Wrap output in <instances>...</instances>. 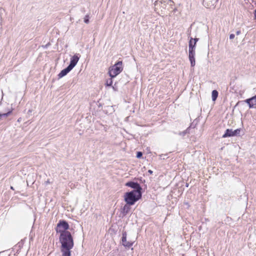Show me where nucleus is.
<instances>
[{"label": "nucleus", "mask_w": 256, "mask_h": 256, "mask_svg": "<svg viewBox=\"0 0 256 256\" xmlns=\"http://www.w3.org/2000/svg\"><path fill=\"white\" fill-rule=\"evenodd\" d=\"M68 228L69 226L66 222L61 221L57 225L56 232L60 234L64 232H70L66 230Z\"/></svg>", "instance_id": "nucleus-4"}, {"label": "nucleus", "mask_w": 256, "mask_h": 256, "mask_svg": "<svg viewBox=\"0 0 256 256\" xmlns=\"http://www.w3.org/2000/svg\"><path fill=\"white\" fill-rule=\"evenodd\" d=\"M240 132V129H236L234 130V136H239Z\"/></svg>", "instance_id": "nucleus-16"}, {"label": "nucleus", "mask_w": 256, "mask_h": 256, "mask_svg": "<svg viewBox=\"0 0 256 256\" xmlns=\"http://www.w3.org/2000/svg\"><path fill=\"white\" fill-rule=\"evenodd\" d=\"M130 205H128L127 204L125 206H124L123 209H122L123 212L124 214H126L128 213V212H129V210H130Z\"/></svg>", "instance_id": "nucleus-15"}, {"label": "nucleus", "mask_w": 256, "mask_h": 256, "mask_svg": "<svg viewBox=\"0 0 256 256\" xmlns=\"http://www.w3.org/2000/svg\"><path fill=\"white\" fill-rule=\"evenodd\" d=\"M112 83V80H110V82H108V81L106 82V84L108 86H111Z\"/></svg>", "instance_id": "nucleus-20"}, {"label": "nucleus", "mask_w": 256, "mask_h": 256, "mask_svg": "<svg viewBox=\"0 0 256 256\" xmlns=\"http://www.w3.org/2000/svg\"><path fill=\"white\" fill-rule=\"evenodd\" d=\"M72 69L70 68V67L68 66L66 68L62 70L60 73L58 74V76L59 78H62L67 74L68 72H69Z\"/></svg>", "instance_id": "nucleus-12"}, {"label": "nucleus", "mask_w": 256, "mask_h": 256, "mask_svg": "<svg viewBox=\"0 0 256 256\" xmlns=\"http://www.w3.org/2000/svg\"><path fill=\"white\" fill-rule=\"evenodd\" d=\"M236 33L237 35H239L240 34V31H237Z\"/></svg>", "instance_id": "nucleus-23"}, {"label": "nucleus", "mask_w": 256, "mask_h": 256, "mask_svg": "<svg viewBox=\"0 0 256 256\" xmlns=\"http://www.w3.org/2000/svg\"><path fill=\"white\" fill-rule=\"evenodd\" d=\"M148 172L150 173V174H152V171L150 170H148Z\"/></svg>", "instance_id": "nucleus-22"}, {"label": "nucleus", "mask_w": 256, "mask_h": 256, "mask_svg": "<svg viewBox=\"0 0 256 256\" xmlns=\"http://www.w3.org/2000/svg\"><path fill=\"white\" fill-rule=\"evenodd\" d=\"M8 113H4L3 114H1L0 113V120L2 118V116L6 117Z\"/></svg>", "instance_id": "nucleus-18"}, {"label": "nucleus", "mask_w": 256, "mask_h": 256, "mask_svg": "<svg viewBox=\"0 0 256 256\" xmlns=\"http://www.w3.org/2000/svg\"><path fill=\"white\" fill-rule=\"evenodd\" d=\"M72 248L62 246V256H70V250Z\"/></svg>", "instance_id": "nucleus-10"}, {"label": "nucleus", "mask_w": 256, "mask_h": 256, "mask_svg": "<svg viewBox=\"0 0 256 256\" xmlns=\"http://www.w3.org/2000/svg\"><path fill=\"white\" fill-rule=\"evenodd\" d=\"M84 22L86 23V24H88V22L89 20H88V16H86L84 18Z\"/></svg>", "instance_id": "nucleus-19"}, {"label": "nucleus", "mask_w": 256, "mask_h": 256, "mask_svg": "<svg viewBox=\"0 0 256 256\" xmlns=\"http://www.w3.org/2000/svg\"><path fill=\"white\" fill-rule=\"evenodd\" d=\"M234 134V130H232V129H227L224 134L222 136V138L233 136Z\"/></svg>", "instance_id": "nucleus-13"}, {"label": "nucleus", "mask_w": 256, "mask_h": 256, "mask_svg": "<svg viewBox=\"0 0 256 256\" xmlns=\"http://www.w3.org/2000/svg\"><path fill=\"white\" fill-rule=\"evenodd\" d=\"M198 39L197 38H190L189 44H188V52H195V48L196 45L198 41Z\"/></svg>", "instance_id": "nucleus-6"}, {"label": "nucleus", "mask_w": 256, "mask_h": 256, "mask_svg": "<svg viewBox=\"0 0 256 256\" xmlns=\"http://www.w3.org/2000/svg\"><path fill=\"white\" fill-rule=\"evenodd\" d=\"M218 96V92L216 90H214L212 92V98L213 101H215Z\"/></svg>", "instance_id": "nucleus-14"}, {"label": "nucleus", "mask_w": 256, "mask_h": 256, "mask_svg": "<svg viewBox=\"0 0 256 256\" xmlns=\"http://www.w3.org/2000/svg\"><path fill=\"white\" fill-rule=\"evenodd\" d=\"M60 242L62 246L73 248L74 240L70 232H64L60 234Z\"/></svg>", "instance_id": "nucleus-2"}, {"label": "nucleus", "mask_w": 256, "mask_h": 256, "mask_svg": "<svg viewBox=\"0 0 256 256\" xmlns=\"http://www.w3.org/2000/svg\"><path fill=\"white\" fill-rule=\"evenodd\" d=\"M122 62H118L114 66H110L109 69V74L111 78H114L122 70Z\"/></svg>", "instance_id": "nucleus-3"}, {"label": "nucleus", "mask_w": 256, "mask_h": 256, "mask_svg": "<svg viewBox=\"0 0 256 256\" xmlns=\"http://www.w3.org/2000/svg\"><path fill=\"white\" fill-rule=\"evenodd\" d=\"M142 152H138L136 154V158H140L142 156Z\"/></svg>", "instance_id": "nucleus-17"}, {"label": "nucleus", "mask_w": 256, "mask_h": 256, "mask_svg": "<svg viewBox=\"0 0 256 256\" xmlns=\"http://www.w3.org/2000/svg\"><path fill=\"white\" fill-rule=\"evenodd\" d=\"M79 59L80 56L78 54H76L70 58V64L68 66L72 70L76 66Z\"/></svg>", "instance_id": "nucleus-7"}, {"label": "nucleus", "mask_w": 256, "mask_h": 256, "mask_svg": "<svg viewBox=\"0 0 256 256\" xmlns=\"http://www.w3.org/2000/svg\"><path fill=\"white\" fill-rule=\"evenodd\" d=\"M242 102H239L238 103V105H240L241 103H242Z\"/></svg>", "instance_id": "nucleus-24"}, {"label": "nucleus", "mask_w": 256, "mask_h": 256, "mask_svg": "<svg viewBox=\"0 0 256 256\" xmlns=\"http://www.w3.org/2000/svg\"><path fill=\"white\" fill-rule=\"evenodd\" d=\"M188 53H189L188 58H189V60L190 62L191 66H194L196 64L195 58H194L195 52H190Z\"/></svg>", "instance_id": "nucleus-11"}, {"label": "nucleus", "mask_w": 256, "mask_h": 256, "mask_svg": "<svg viewBox=\"0 0 256 256\" xmlns=\"http://www.w3.org/2000/svg\"><path fill=\"white\" fill-rule=\"evenodd\" d=\"M142 197L141 192L138 190H133L131 192L125 193L124 200L128 205H133Z\"/></svg>", "instance_id": "nucleus-1"}, {"label": "nucleus", "mask_w": 256, "mask_h": 256, "mask_svg": "<svg viewBox=\"0 0 256 256\" xmlns=\"http://www.w3.org/2000/svg\"><path fill=\"white\" fill-rule=\"evenodd\" d=\"M122 244L124 246L130 247L132 245L134 242H135L136 238L134 237L132 238H128L127 240L126 233V232H122Z\"/></svg>", "instance_id": "nucleus-5"}, {"label": "nucleus", "mask_w": 256, "mask_h": 256, "mask_svg": "<svg viewBox=\"0 0 256 256\" xmlns=\"http://www.w3.org/2000/svg\"><path fill=\"white\" fill-rule=\"evenodd\" d=\"M234 36H235L234 34H232L230 36V40H232V39L234 38Z\"/></svg>", "instance_id": "nucleus-21"}, {"label": "nucleus", "mask_w": 256, "mask_h": 256, "mask_svg": "<svg viewBox=\"0 0 256 256\" xmlns=\"http://www.w3.org/2000/svg\"><path fill=\"white\" fill-rule=\"evenodd\" d=\"M126 186L134 188V190H138L139 192H141L142 188L140 186V184L137 182H128L126 184Z\"/></svg>", "instance_id": "nucleus-9"}, {"label": "nucleus", "mask_w": 256, "mask_h": 256, "mask_svg": "<svg viewBox=\"0 0 256 256\" xmlns=\"http://www.w3.org/2000/svg\"><path fill=\"white\" fill-rule=\"evenodd\" d=\"M249 106L250 108L256 107V96L247 99L244 101Z\"/></svg>", "instance_id": "nucleus-8"}, {"label": "nucleus", "mask_w": 256, "mask_h": 256, "mask_svg": "<svg viewBox=\"0 0 256 256\" xmlns=\"http://www.w3.org/2000/svg\"><path fill=\"white\" fill-rule=\"evenodd\" d=\"M10 188H11V189H12V190H14V188H13V187H12V186H11V187H10Z\"/></svg>", "instance_id": "nucleus-25"}]
</instances>
